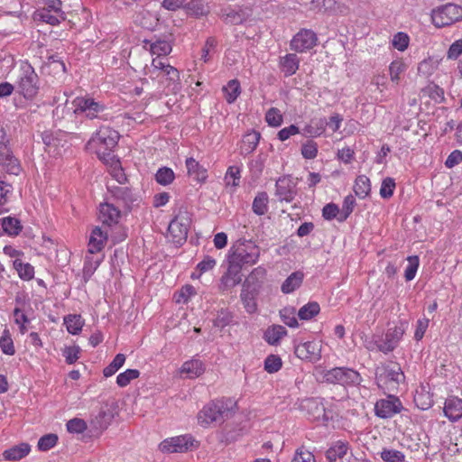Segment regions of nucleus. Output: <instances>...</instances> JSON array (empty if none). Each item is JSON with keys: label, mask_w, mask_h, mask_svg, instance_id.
<instances>
[{"label": "nucleus", "mask_w": 462, "mask_h": 462, "mask_svg": "<svg viewBox=\"0 0 462 462\" xmlns=\"http://www.w3.org/2000/svg\"><path fill=\"white\" fill-rule=\"evenodd\" d=\"M187 216V212H180L169 224V237L176 245L183 244L188 237L189 218Z\"/></svg>", "instance_id": "9b49d317"}, {"label": "nucleus", "mask_w": 462, "mask_h": 462, "mask_svg": "<svg viewBox=\"0 0 462 462\" xmlns=\"http://www.w3.org/2000/svg\"><path fill=\"white\" fill-rule=\"evenodd\" d=\"M198 441L190 435H180L164 439L159 448L166 453H183L198 447Z\"/></svg>", "instance_id": "9d476101"}, {"label": "nucleus", "mask_w": 462, "mask_h": 462, "mask_svg": "<svg viewBox=\"0 0 462 462\" xmlns=\"http://www.w3.org/2000/svg\"><path fill=\"white\" fill-rule=\"evenodd\" d=\"M318 36L310 29L300 30L291 41V49L297 52H306L317 45Z\"/></svg>", "instance_id": "dca6fc26"}, {"label": "nucleus", "mask_w": 462, "mask_h": 462, "mask_svg": "<svg viewBox=\"0 0 462 462\" xmlns=\"http://www.w3.org/2000/svg\"><path fill=\"white\" fill-rule=\"evenodd\" d=\"M261 248L251 239L240 238L230 247L227 260L240 267L254 265L259 261Z\"/></svg>", "instance_id": "7ed1b4c3"}, {"label": "nucleus", "mask_w": 462, "mask_h": 462, "mask_svg": "<svg viewBox=\"0 0 462 462\" xmlns=\"http://www.w3.org/2000/svg\"><path fill=\"white\" fill-rule=\"evenodd\" d=\"M175 179V174L171 168L162 167L160 168L156 174L155 180L156 181L163 186L171 184Z\"/></svg>", "instance_id": "5fc2aeb1"}, {"label": "nucleus", "mask_w": 462, "mask_h": 462, "mask_svg": "<svg viewBox=\"0 0 462 462\" xmlns=\"http://www.w3.org/2000/svg\"><path fill=\"white\" fill-rule=\"evenodd\" d=\"M261 134L257 131H251L246 133L242 138L240 152L242 155H248L252 153L257 147Z\"/></svg>", "instance_id": "393cba45"}, {"label": "nucleus", "mask_w": 462, "mask_h": 462, "mask_svg": "<svg viewBox=\"0 0 462 462\" xmlns=\"http://www.w3.org/2000/svg\"><path fill=\"white\" fill-rule=\"evenodd\" d=\"M233 318V314L229 310L222 309L217 312V315L214 319V326L219 328H224L232 323Z\"/></svg>", "instance_id": "bf43d9fd"}, {"label": "nucleus", "mask_w": 462, "mask_h": 462, "mask_svg": "<svg viewBox=\"0 0 462 462\" xmlns=\"http://www.w3.org/2000/svg\"><path fill=\"white\" fill-rule=\"evenodd\" d=\"M236 406V402L230 398L212 401L198 413V422L202 427L213 422L221 423L233 414Z\"/></svg>", "instance_id": "f257e3e1"}, {"label": "nucleus", "mask_w": 462, "mask_h": 462, "mask_svg": "<svg viewBox=\"0 0 462 462\" xmlns=\"http://www.w3.org/2000/svg\"><path fill=\"white\" fill-rule=\"evenodd\" d=\"M348 444L344 441H337L327 451L326 457L329 462H335L337 458H342L346 455Z\"/></svg>", "instance_id": "f704fd0d"}, {"label": "nucleus", "mask_w": 462, "mask_h": 462, "mask_svg": "<svg viewBox=\"0 0 462 462\" xmlns=\"http://www.w3.org/2000/svg\"><path fill=\"white\" fill-rule=\"evenodd\" d=\"M296 311L293 307H285L280 310V317L282 322L290 328H298L299 323L295 317Z\"/></svg>", "instance_id": "864d4df0"}, {"label": "nucleus", "mask_w": 462, "mask_h": 462, "mask_svg": "<svg viewBox=\"0 0 462 462\" xmlns=\"http://www.w3.org/2000/svg\"><path fill=\"white\" fill-rule=\"evenodd\" d=\"M183 9L196 17L204 16L209 13L208 6L202 0H190L188 3L185 1Z\"/></svg>", "instance_id": "473e14b6"}, {"label": "nucleus", "mask_w": 462, "mask_h": 462, "mask_svg": "<svg viewBox=\"0 0 462 462\" xmlns=\"http://www.w3.org/2000/svg\"><path fill=\"white\" fill-rule=\"evenodd\" d=\"M101 263L100 259H94L91 256H86L83 266V279L87 282L94 274Z\"/></svg>", "instance_id": "603ef678"}, {"label": "nucleus", "mask_w": 462, "mask_h": 462, "mask_svg": "<svg viewBox=\"0 0 462 462\" xmlns=\"http://www.w3.org/2000/svg\"><path fill=\"white\" fill-rule=\"evenodd\" d=\"M287 335V329L282 325H273L266 328L263 334L264 340L272 346H276Z\"/></svg>", "instance_id": "cd10ccee"}, {"label": "nucleus", "mask_w": 462, "mask_h": 462, "mask_svg": "<svg viewBox=\"0 0 462 462\" xmlns=\"http://www.w3.org/2000/svg\"><path fill=\"white\" fill-rule=\"evenodd\" d=\"M404 374L397 363H384L375 368L376 384L384 393L397 391L399 385L404 382Z\"/></svg>", "instance_id": "20e7f679"}, {"label": "nucleus", "mask_w": 462, "mask_h": 462, "mask_svg": "<svg viewBox=\"0 0 462 462\" xmlns=\"http://www.w3.org/2000/svg\"><path fill=\"white\" fill-rule=\"evenodd\" d=\"M408 265L405 269L404 277L406 281H411L415 278L420 265V259L417 255H411L407 258Z\"/></svg>", "instance_id": "13d9d810"}, {"label": "nucleus", "mask_w": 462, "mask_h": 462, "mask_svg": "<svg viewBox=\"0 0 462 462\" xmlns=\"http://www.w3.org/2000/svg\"><path fill=\"white\" fill-rule=\"evenodd\" d=\"M294 353L302 360L317 362L321 357V346L316 341H307L297 345Z\"/></svg>", "instance_id": "6ab92c4d"}, {"label": "nucleus", "mask_w": 462, "mask_h": 462, "mask_svg": "<svg viewBox=\"0 0 462 462\" xmlns=\"http://www.w3.org/2000/svg\"><path fill=\"white\" fill-rule=\"evenodd\" d=\"M354 191L358 198H366L371 191V183L369 178L365 175L357 176L354 185Z\"/></svg>", "instance_id": "e433bc0d"}, {"label": "nucleus", "mask_w": 462, "mask_h": 462, "mask_svg": "<svg viewBox=\"0 0 462 462\" xmlns=\"http://www.w3.org/2000/svg\"><path fill=\"white\" fill-rule=\"evenodd\" d=\"M380 457L384 462L405 461V456L402 451L392 448H383L380 453Z\"/></svg>", "instance_id": "6e6d98bb"}, {"label": "nucleus", "mask_w": 462, "mask_h": 462, "mask_svg": "<svg viewBox=\"0 0 462 462\" xmlns=\"http://www.w3.org/2000/svg\"><path fill=\"white\" fill-rule=\"evenodd\" d=\"M31 450L30 445L21 443L4 451L3 457L5 460L15 461L20 460L29 454Z\"/></svg>", "instance_id": "c85d7f7f"}, {"label": "nucleus", "mask_w": 462, "mask_h": 462, "mask_svg": "<svg viewBox=\"0 0 462 462\" xmlns=\"http://www.w3.org/2000/svg\"><path fill=\"white\" fill-rule=\"evenodd\" d=\"M8 140L5 137L0 141V165L9 174L18 175L22 167L19 160L14 155Z\"/></svg>", "instance_id": "ddd939ff"}, {"label": "nucleus", "mask_w": 462, "mask_h": 462, "mask_svg": "<svg viewBox=\"0 0 462 462\" xmlns=\"http://www.w3.org/2000/svg\"><path fill=\"white\" fill-rule=\"evenodd\" d=\"M462 20V6L448 3L431 11V21L438 27L449 26Z\"/></svg>", "instance_id": "423d86ee"}, {"label": "nucleus", "mask_w": 462, "mask_h": 462, "mask_svg": "<svg viewBox=\"0 0 462 462\" xmlns=\"http://www.w3.org/2000/svg\"><path fill=\"white\" fill-rule=\"evenodd\" d=\"M0 348L2 352L8 356L15 354V347L8 328H5L0 337Z\"/></svg>", "instance_id": "49530a36"}, {"label": "nucleus", "mask_w": 462, "mask_h": 462, "mask_svg": "<svg viewBox=\"0 0 462 462\" xmlns=\"http://www.w3.org/2000/svg\"><path fill=\"white\" fill-rule=\"evenodd\" d=\"M227 103H234L241 93L240 83L237 79L229 80L227 85L223 88Z\"/></svg>", "instance_id": "a19ab883"}, {"label": "nucleus", "mask_w": 462, "mask_h": 462, "mask_svg": "<svg viewBox=\"0 0 462 462\" xmlns=\"http://www.w3.org/2000/svg\"><path fill=\"white\" fill-rule=\"evenodd\" d=\"M407 66L402 60H396L391 62L389 73L392 82L398 84L401 75L406 70Z\"/></svg>", "instance_id": "09e8293b"}, {"label": "nucleus", "mask_w": 462, "mask_h": 462, "mask_svg": "<svg viewBox=\"0 0 462 462\" xmlns=\"http://www.w3.org/2000/svg\"><path fill=\"white\" fill-rule=\"evenodd\" d=\"M227 270L222 275L219 282V290L222 291H228L236 287L242 281L241 272L243 268L229 260H227Z\"/></svg>", "instance_id": "a211bd4d"}, {"label": "nucleus", "mask_w": 462, "mask_h": 462, "mask_svg": "<svg viewBox=\"0 0 462 462\" xmlns=\"http://www.w3.org/2000/svg\"><path fill=\"white\" fill-rule=\"evenodd\" d=\"M107 190L116 202L124 208L125 212H130L135 207H138L142 201L139 193L129 187L107 185Z\"/></svg>", "instance_id": "0eeeda50"}, {"label": "nucleus", "mask_w": 462, "mask_h": 462, "mask_svg": "<svg viewBox=\"0 0 462 462\" xmlns=\"http://www.w3.org/2000/svg\"><path fill=\"white\" fill-rule=\"evenodd\" d=\"M324 379L327 383L342 385H357L362 381L358 372L346 367H335L327 371Z\"/></svg>", "instance_id": "1a4fd4ad"}, {"label": "nucleus", "mask_w": 462, "mask_h": 462, "mask_svg": "<svg viewBox=\"0 0 462 462\" xmlns=\"http://www.w3.org/2000/svg\"><path fill=\"white\" fill-rule=\"evenodd\" d=\"M186 168L188 174L198 182H204L207 180V170L194 158L189 157L186 159Z\"/></svg>", "instance_id": "a878e982"}, {"label": "nucleus", "mask_w": 462, "mask_h": 462, "mask_svg": "<svg viewBox=\"0 0 462 462\" xmlns=\"http://www.w3.org/2000/svg\"><path fill=\"white\" fill-rule=\"evenodd\" d=\"M240 297L244 307L248 313L252 314L256 311L257 304L254 299L255 294L254 291H249L243 286Z\"/></svg>", "instance_id": "c03bdc74"}, {"label": "nucleus", "mask_w": 462, "mask_h": 462, "mask_svg": "<svg viewBox=\"0 0 462 462\" xmlns=\"http://www.w3.org/2000/svg\"><path fill=\"white\" fill-rule=\"evenodd\" d=\"M73 113L76 116H83L90 120L100 118V115L106 110V106L91 97H78L72 101Z\"/></svg>", "instance_id": "6e6552de"}, {"label": "nucleus", "mask_w": 462, "mask_h": 462, "mask_svg": "<svg viewBox=\"0 0 462 462\" xmlns=\"http://www.w3.org/2000/svg\"><path fill=\"white\" fill-rule=\"evenodd\" d=\"M356 207V199L353 195H347L345 197L342 204V208L340 209V215L338 217V222H345L349 216L352 214L354 208Z\"/></svg>", "instance_id": "de8ad7c7"}, {"label": "nucleus", "mask_w": 462, "mask_h": 462, "mask_svg": "<svg viewBox=\"0 0 462 462\" xmlns=\"http://www.w3.org/2000/svg\"><path fill=\"white\" fill-rule=\"evenodd\" d=\"M143 48L147 49L149 46V51L152 55H157V57L167 56L172 51V44L171 40L161 39L154 36L151 40H143Z\"/></svg>", "instance_id": "412c9836"}, {"label": "nucleus", "mask_w": 462, "mask_h": 462, "mask_svg": "<svg viewBox=\"0 0 462 462\" xmlns=\"http://www.w3.org/2000/svg\"><path fill=\"white\" fill-rule=\"evenodd\" d=\"M304 280V273L301 271H296L291 273L281 286V291L284 294H290L300 287Z\"/></svg>", "instance_id": "b1692460"}, {"label": "nucleus", "mask_w": 462, "mask_h": 462, "mask_svg": "<svg viewBox=\"0 0 462 462\" xmlns=\"http://www.w3.org/2000/svg\"><path fill=\"white\" fill-rule=\"evenodd\" d=\"M299 64L300 59L294 53L286 54L280 61L281 69L287 77L296 73Z\"/></svg>", "instance_id": "c756f323"}, {"label": "nucleus", "mask_w": 462, "mask_h": 462, "mask_svg": "<svg viewBox=\"0 0 462 462\" xmlns=\"http://www.w3.org/2000/svg\"><path fill=\"white\" fill-rule=\"evenodd\" d=\"M64 324L69 333L77 335L82 330L84 320L80 315H68L64 318Z\"/></svg>", "instance_id": "58836bf2"}, {"label": "nucleus", "mask_w": 462, "mask_h": 462, "mask_svg": "<svg viewBox=\"0 0 462 462\" xmlns=\"http://www.w3.org/2000/svg\"><path fill=\"white\" fill-rule=\"evenodd\" d=\"M108 234L107 231L103 230L99 226H96L90 234L88 240V253L90 254H97L105 247L106 242L107 241Z\"/></svg>", "instance_id": "4be33fe9"}, {"label": "nucleus", "mask_w": 462, "mask_h": 462, "mask_svg": "<svg viewBox=\"0 0 462 462\" xmlns=\"http://www.w3.org/2000/svg\"><path fill=\"white\" fill-rule=\"evenodd\" d=\"M297 193V180L291 176L284 175L276 180L275 196L279 201L291 202Z\"/></svg>", "instance_id": "2eb2a0df"}, {"label": "nucleus", "mask_w": 462, "mask_h": 462, "mask_svg": "<svg viewBox=\"0 0 462 462\" xmlns=\"http://www.w3.org/2000/svg\"><path fill=\"white\" fill-rule=\"evenodd\" d=\"M125 356L124 354H117L113 361L104 368L103 374L105 377H110L115 374L125 364Z\"/></svg>", "instance_id": "8fccbe9b"}, {"label": "nucleus", "mask_w": 462, "mask_h": 462, "mask_svg": "<svg viewBox=\"0 0 462 462\" xmlns=\"http://www.w3.org/2000/svg\"><path fill=\"white\" fill-rule=\"evenodd\" d=\"M320 311L319 304L316 301H310L303 305L298 311V317L301 320H310L317 316Z\"/></svg>", "instance_id": "ea45409f"}, {"label": "nucleus", "mask_w": 462, "mask_h": 462, "mask_svg": "<svg viewBox=\"0 0 462 462\" xmlns=\"http://www.w3.org/2000/svg\"><path fill=\"white\" fill-rule=\"evenodd\" d=\"M205 371L203 363L199 359L186 361L181 366V373L186 374L189 378H196Z\"/></svg>", "instance_id": "7c9ffc66"}, {"label": "nucleus", "mask_w": 462, "mask_h": 462, "mask_svg": "<svg viewBox=\"0 0 462 462\" xmlns=\"http://www.w3.org/2000/svg\"><path fill=\"white\" fill-rule=\"evenodd\" d=\"M169 63L165 60L160 59V57L154 58L152 60L151 67L148 69L147 74H150L151 77L159 78L161 77V73L164 71L166 66Z\"/></svg>", "instance_id": "680f3d73"}, {"label": "nucleus", "mask_w": 462, "mask_h": 462, "mask_svg": "<svg viewBox=\"0 0 462 462\" xmlns=\"http://www.w3.org/2000/svg\"><path fill=\"white\" fill-rule=\"evenodd\" d=\"M265 120L270 126L278 127L282 123V115L278 108L272 107L266 112Z\"/></svg>", "instance_id": "0e129e2a"}, {"label": "nucleus", "mask_w": 462, "mask_h": 462, "mask_svg": "<svg viewBox=\"0 0 462 462\" xmlns=\"http://www.w3.org/2000/svg\"><path fill=\"white\" fill-rule=\"evenodd\" d=\"M241 179V169L238 166L233 165L229 166L224 180L226 186L237 187L239 186Z\"/></svg>", "instance_id": "3c124183"}, {"label": "nucleus", "mask_w": 462, "mask_h": 462, "mask_svg": "<svg viewBox=\"0 0 462 462\" xmlns=\"http://www.w3.org/2000/svg\"><path fill=\"white\" fill-rule=\"evenodd\" d=\"M66 16L57 14L55 13L49 12L47 9L39 8L33 13V20L35 22H42L52 26L60 24L62 21H65Z\"/></svg>", "instance_id": "bb28decb"}, {"label": "nucleus", "mask_w": 462, "mask_h": 462, "mask_svg": "<svg viewBox=\"0 0 462 462\" xmlns=\"http://www.w3.org/2000/svg\"><path fill=\"white\" fill-rule=\"evenodd\" d=\"M253 14L250 5H237L236 7H224L218 15L226 24L237 25L246 22Z\"/></svg>", "instance_id": "f8f14e48"}, {"label": "nucleus", "mask_w": 462, "mask_h": 462, "mask_svg": "<svg viewBox=\"0 0 462 462\" xmlns=\"http://www.w3.org/2000/svg\"><path fill=\"white\" fill-rule=\"evenodd\" d=\"M409 42H410L409 35L402 32H399L395 33L393 35V38L392 41V44H393V48L400 51H404L408 48Z\"/></svg>", "instance_id": "052dcab7"}, {"label": "nucleus", "mask_w": 462, "mask_h": 462, "mask_svg": "<svg viewBox=\"0 0 462 462\" xmlns=\"http://www.w3.org/2000/svg\"><path fill=\"white\" fill-rule=\"evenodd\" d=\"M266 276V269L263 266L254 268L248 275L244 283V287L254 286L253 291H256V287H259Z\"/></svg>", "instance_id": "72a5a7b5"}, {"label": "nucleus", "mask_w": 462, "mask_h": 462, "mask_svg": "<svg viewBox=\"0 0 462 462\" xmlns=\"http://www.w3.org/2000/svg\"><path fill=\"white\" fill-rule=\"evenodd\" d=\"M424 96H428L436 103L444 101V90L434 83H430L421 90Z\"/></svg>", "instance_id": "a18cd8bd"}, {"label": "nucleus", "mask_w": 462, "mask_h": 462, "mask_svg": "<svg viewBox=\"0 0 462 462\" xmlns=\"http://www.w3.org/2000/svg\"><path fill=\"white\" fill-rule=\"evenodd\" d=\"M405 332L404 324H401L400 326H395L394 328H391L387 330L383 337H380L381 339V347L380 352L383 354H388L393 351L399 342L401 341L403 334Z\"/></svg>", "instance_id": "f3484780"}, {"label": "nucleus", "mask_w": 462, "mask_h": 462, "mask_svg": "<svg viewBox=\"0 0 462 462\" xmlns=\"http://www.w3.org/2000/svg\"><path fill=\"white\" fill-rule=\"evenodd\" d=\"M339 215H340V208L335 203H332V202L328 203V204L325 205L322 208V217L326 220L330 221L333 219H337L338 221Z\"/></svg>", "instance_id": "774afa93"}, {"label": "nucleus", "mask_w": 462, "mask_h": 462, "mask_svg": "<svg viewBox=\"0 0 462 462\" xmlns=\"http://www.w3.org/2000/svg\"><path fill=\"white\" fill-rule=\"evenodd\" d=\"M140 372L137 369H127L120 373L116 377V383L119 387L127 386L132 380L138 378Z\"/></svg>", "instance_id": "4d7b16f0"}, {"label": "nucleus", "mask_w": 462, "mask_h": 462, "mask_svg": "<svg viewBox=\"0 0 462 462\" xmlns=\"http://www.w3.org/2000/svg\"><path fill=\"white\" fill-rule=\"evenodd\" d=\"M122 216V211L113 203L103 202L99 205L98 218L103 225L109 227L116 226Z\"/></svg>", "instance_id": "aec40b11"}, {"label": "nucleus", "mask_w": 462, "mask_h": 462, "mask_svg": "<svg viewBox=\"0 0 462 462\" xmlns=\"http://www.w3.org/2000/svg\"><path fill=\"white\" fill-rule=\"evenodd\" d=\"M443 411L449 420L457 421L460 420L462 418V399L455 396L448 398Z\"/></svg>", "instance_id": "5701e85b"}, {"label": "nucleus", "mask_w": 462, "mask_h": 462, "mask_svg": "<svg viewBox=\"0 0 462 462\" xmlns=\"http://www.w3.org/2000/svg\"><path fill=\"white\" fill-rule=\"evenodd\" d=\"M1 226L4 232L10 236H18L23 229L20 220L10 216L1 219Z\"/></svg>", "instance_id": "2f4dec72"}, {"label": "nucleus", "mask_w": 462, "mask_h": 462, "mask_svg": "<svg viewBox=\"0 0 462 462\" xmlns=\"http://www.w3.org/2000/svg\"><path fill=\"white\" fill-rule=\"evenodd\" d=\"M117 131L107 127H100L88 141V145L96 150L99 158L110 155V152L116 147L119 140Z\"/></svg>", "instance_id": "39448f33"}, {"label": "nucleus", "mask_w": 462, "mask_h": 462, "mask_svg": "<svg viewBox=\"0 0 462 462\" xmlns=\"http://www.w3.org/2000/svg\"><path fill=\"white\" fill-rule=\"evenodd\" d=\"M402 410V402L398 397L389 393L387 398L380 399L375 402V415L382 419L392 418Z\"/></svg>", "instance_id": "4468645a"}, {"label": "nucleus", "mask_w": 462, "mask_h": 462, "mask_svg": "<svg viewBox=\"0 0 462 462\" xmlns=\"http://www.w3.org/2000/svg\"><path fill=\"white\" fill-rule=\"evenodd\" d=\"M66 427L69 433L79 434L87 430V423L82 419L74 418L67 422Z\"/></svg>", "instance_id": "338daca9"}, {"label": "nucleus", "mask_w": 462, "mask_h": 462, "mask_svg": "<svg viewBox=\"0 0 462 462\" xmlns=\"http://www.w3.org/2000/svg\"><path fill=\"white\" fill-rule=\"evenodd\" d=\"M439 66V60L434 58H428L420 61L418 65V74L424 78H429L434 74Z\"/></svg>", "instance_id": "4c0bfd02"}, {"label": "nucleus", "mask_w": 462, "mask_h": 462, "mask_svg": "<svg viewBox=\"0 0 462 462\" xmlns=\"http://www.w3.org/2000/svg\"><path fill=\"white\" fill-rule=\"evenodd\" d=\"M15 88L19 95L30 101L33 100L40 91V78L34 68L27 60H22L19 64Z\"/></svg>", "instance_id": "f03ea898"}, {"label": "nucleus", "mask_w": 462, "mask_h": 462, "mask_svg": "<svg viewBox=\"0 0 462 462\" xmlns=\"http://www.w3.org/2000/svg\"><path fill=\"white\" fill-rule=\"evenodd\" d=\"M254 214L263 216L268 211V195L266 192L258 193L252 205Z\"/></svg>", "instance_id": "37998d69"}, {"label": "nucleus", "mask_w": 462, "mask_h": 462, "mask_svg": "<svg viewBox=\"0 0 462 462\" xmlns=\"http://www.w3.org/2000/svg\"><path fill=\"white\" fill-rule=\"evenodd\" d=\"M282 365V359L275 355H270L264 360V369L270 374L278 372Z\"/></svg>", "instance_id": "69168bd1"}, {"label": "nucleus", "mask_w": 462, "mask_h": 462, "mask_svg": "<svg viewBox=\"0 0 462 462\" xmlns=\"http://www.w3.org/2000/svg\"><path fill=\"white\" fill-rule=\"evenodd\" d=\"M58 441V436L53 433L42 436L38 441V448L41 451H48L52 448Z\"/></svg>", "instance_id": "e2e57ef3"}, {"label": "nucleus", "mask_w": 462, "mask_h": 462, "mask_svg": "<svg viewBox=\"0 0 462 462\" xmlns=\"http://www.w3.org/2000/svg\"><path fill=\"white\" fill-rule=\"evenodd\" d=\"M328 125V121L325 117L312 119L309 125L304 127V133L310 136H320Z\"/></svg>", "instance_id": "c9c22d12"}, {"label": "nucleus", "mask_w": 462, "mask_h": 462, "mask_svg": "<svg viewBox=\"0 0 462 462\" xmlns=\"http://www.w3.org/2000/svg\"><path fill=\"white\" fill-rule=\"evenodd\" d=\"M14 268L17 271L18 275L24 281H30L34 276V268L28 263H23L21 260L16 259L14 261Z\"/></svg>", "instance_id": "79ce46f5"}]
</instances>
